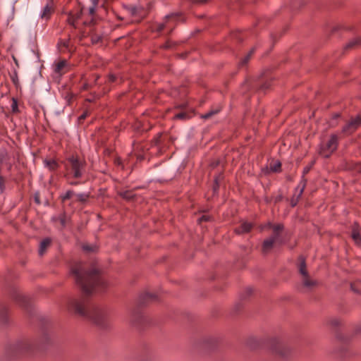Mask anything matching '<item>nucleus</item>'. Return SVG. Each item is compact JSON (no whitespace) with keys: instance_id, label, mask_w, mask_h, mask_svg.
I'll list each match as a JSON object with an SVG mask.
<instances>
[{"instance_id":"obj_1","label":"nucleus","mask_w":361,"mask_h":361,"mask_svg":"<svg viewBox=\"0 0 361 361\" xmlns=\"http://www.w3.org/2000/svg\"><path fill=\"white\" fill-rule=\"evenodd\" d=\"M71 274L80 286L83 298L78 299L69 298L64 302L63 306L68 311L84 317L100 328H106L109 317L102 307L90 303L85 297L99 293L106 288V283L94 267H88L81 263H75L71 267Z\"/></svg>"},{"instance_id":"obj_2","label":"nucleus","mask_w":361,"mask_h":361,"mask_svg":"<svg viewBox=\"0 0 361 361\" xmlns=\"http://www.w3.org/2000/svg\"><path fill=\"white\" fill-rule=\"evenodd\" d=\"M265 228L271 230V235L263 242L262 251L264 254L269 252L274 247L282 245L285 241V234L282 224L268 223Z\"/></svg>"},{"instance_id":"obj_3","label":"nucleus","mask_w":361,"mask_h":361,"mask_svg":"<svg viewBox=\"0 0 361 361\" xmlns=\"http://www.w3.org/2000/svg\"><path fill=\"white\" fill-rule=\"evenodd\" d=\"M39 346L36 340L24 339L17 341L10 346L7 355L11 358L27 355L32 353Z\"/></svg>"},{"instance_id":"obj_4","label":"nucleus","mask_w":361,"mask_h":361,"mask_svg":"<svg viewBox=\"0 0 361 361\" xmlns=\"http://www.w3.org/2000/svg\"><path fill=\"white\" fill-rule=\"evenodd\" d=\"M66 176L80 178L85 171V162L77 157H69L66 164Z\"/></svg>"},{"instance_id":"obj_5","label":"nucleus","mask_w":361,"mask_h":361,"mask_svg":"<svg viewBox=\"0 0 361 361\" xmlns=\"http://www.w3.org/2000/svg\"><path fill=\"white\" fill-rule=\"evenodd\" d=\"M298 267L299 273L301 275V281L303 286L307 290H312L316 287L317 282L309 276L303 257H300L299 258Z\"/></svg>"},{"instance_id":"obj_6","label":"nucleus","mask_w":361,"mask_h":361,"mask_svg":"<svg viewBox=\"0 0 361 361\" xmlns=\"http://www.w3.org/2000/svg\"><path fill=\"white\" fill-rule=\"evenodd\" d=\"M337 146L338 137L336 135H331L329 138L322 142L319 154L325 158H328L336 149Z\"/></svg>"},{"instance_id":"obj_7","label":"nucleus","mask_w":361,"mask_h":361,"mask_svg":"<svg viewBox=\"0 0 361 361\" xmlns=\"http://www.w3.org/2000/svg\"><path fill=\"white\" fill-rule=\"evenodd\" d=\"M183 20L182 16L178 13H172L166 16L164 22L157 25V30L159 32L166 30L167 32H170L174 28L176 23L182 21Z\"/></svg>"},{"instance_id":"obj_8","label":"nucleus","mask_w":361,"mask_h":361,"mask_svg":"<svg viewBox=\"0 0 361 361\" xmlns=\"http://www.w3.org/2000/svg\"><path fill=\"white\" fill-rule=\"evenodd\" d=\"M82 9L70 12L68 16L67 22L75 29H80L78 20L80 19Z\"/></svg>"},{"instance_id":"obj_9","label":"nucleus","mask_w":361,"mask_h":361,"mask_svg":"<svg viewBox=\"0 0 361 361\" xmlns=\"http://www.w3.org/2000/svg\"><path fill=\"white\" fill-rule=\"evenodd\" d=\"M130 322L136 326H140L145 320L144 315L141 310L138 308H135L131 311L130 316Z\"/></svg>"},{"instance_id":"obj_10","label":"nucleus","mask_w":361,"mask_h":361,"mask_svg":"<svg viewBox=\"0 0 361 361\" xmlns=\"http://www.w3.org/2000/svg\"><path fill=\"white\" fill-rule=\"evenodd\" d=\"M361 125V117L353 118L343 129L345 134H351Z\"/></svg>"},{"instance_id":"obj_11","label":"nucleus","mask_w":361,"mask_h":361,"mask_svg":"<svg viewBox=\"0 0 361 361\" xmlns=\"http://www.w3.org/2000/svg\"><path fill=\"white\" fill-rule=\"evenodd\" d=\"M145 118V116H143L140 119L136 120L133 125V127L135 130L138 132H144L147 131L148 130L150 129L151 125L149 123V121H146Z\"/></svg>"},{"instance_id":"obj_12","label":"nucleus","mask_w":361,"mask_h":361,"mask_svg":"<svg viewBox=\"0 0 361 361\" xmlns=\"http://www.w3.org/2000/svg\"><path fill=\"white\" fill-rule=\"evenodd\" d=\"M54 9L53 2H48L46 4V6L43 8L40 14V18L46 21L48 20L51 18L52 13H54Z\"/></svg>"},{"instance_id":"obj_13","label":"nucleus","mask_w":361,"mask_h":361,"mask_svg":"<svg viewBox=\"0 0 361 361\" xmlns=\"http://www.w3.org/2000/svg\"><path fill=\"white\" fill-rule=\"evenodd\" d=\"M68 71V63L66 60H62L57 63L55 66V72L59 75L64 74Z\"/></svg>"},{"instance_id":"obj_14","label":"nucleus","mask_w":361,"mask_h":361,"mask_svg":"<svg viewBox=\"0 0 361 361\" xmlns=\"http://www.w3.org/2000/svg\"><path fill=\"white\" fill-rule=\"evenodd\" d=\"M274 352L281 357H286L289 352V349L283 343H278L274 349Z\"/></svg>"},{"instance_id":"obj_15","label":"nucleus","mask_w":361,"mask_h":361,"mask_svg":"<svg viewBox=\"0 0 361 361\" xmlns=\"http://www.w3.org/2000/svg\"><path fill=\"white\" fill-rule=\"evenodd\" d=\"M252 228V225L247 221H243L238 228H235V232L239 234L249 232Z\"/></svg>"},{"instance_id":"obj_16","label":"nucleus","mask_w":361,"mask_h":361,"mask_svg":"<svg viewBox=\"0 0 361 361\" xmlns=\"http://www.w3.org/2000/svg\"><path fill=\"white\" fill-rule=\"evenodd\" d=\"M217 340L216 338H209L204 339V350L212 351L214 350L217 345Z\"/></svg>"},{"instance_id":"obj_17","label":"nucleus","mask_w":361,"mask_h":361,"mask_svg":"<svg viewBox=\"0 0 361 361\" xmlns=\"http://www.w3.org/2000/svg\"><path fill=\"white\" fill-rule=\"evenodd\" d=\"M352 238L355 243L359 244L361 242V237L360 235L359 226L355 224L352 229Z\"/></svg>"},{"instance_id":"obj_18","label":"nucleus","mask_w":361,"mask_h":361,"mask_svg":"<svg viewBox=\"0 0 361 361\" xmlns=\"http://www.w3.org/2000/svg\"><path fill=\"white\" fill-rule=\"evenodd\" d=\"M50 243H51V240L49 238H45L41 242L40 245H39V255L42 256L45 253V252H46L47 247L49 246Z\"/></svg>"},{"instance_id":"obj_19","label":"nucleus","mask_w":361,"mask_h":361,"mask_svg":"<svg viewBox=\"0 0 361 361\" xmlns=\"http://www.w3.org/2000/svg\"><path fill=\"white\" fill-rule=\"evenodd\" d=\"M44 163L45 166L50 171H54L59 167V164L54 159H46Z\"/></svg>"},{"instance_id":"obj_20","label":"nucleus","mask_w":361,"mask_h":361,"mask_svg":"<svg viewBox=\"0 0 361 361\" xmlns=\"http://www.w3.org/2000/svg\"><path fill=\"white\" fill-rule=\"evenodd\" d=\"M190 117L187 109H183L182 111L176 114L174 118L176 119L186 120Z\"/></svg>"},{"instance_id":"obj_21","label":"nucleus","mask_w":361,"mask_h":361,"mask_svg":"<svg viewBox=\"0 0 361 361\" xmlns=\"http://www.w3.org/2000/svg\"><path fill=\"white\" fill-rule=\"evenodd\" d=\"M7 321V309L4 305H0V322L6 323Z\"/></svg>"},{"instance_id":"obj_22","label":"nucleus","mask_w":361,"mask_h":361,"mask_svg":"<svg viewBox=\"0 0 361 361\" xmlns=\"http://www.w3.org/2000/svg\"><path fill=\"white\" fill-rule=\"evenodd\" d=\"M358 45H361V36L349 42V43L346 45V48H354Z\"/></svg>"},{"instance_id":"obj_23","label":"nucleus","mask_w":361,"mask_h":361,"mask_svg":"<svg viewBox=\"0 0 361 361\" xmlns=\"http://www.w3.org/2000/svg\"><path fill=\"white\" fill-rule=\"evenodd\" d=\"M304 188H305V185H302V187L300 189L299 192L298 194H295L293 197V199L291 201V204L293 207L295 206L296 204H297V202L298 200V199L300 198V197L301 196V195L302 194V192H303V190H304Z\"/></svg>"},{"instance_id":"obj_24","label":"nucleus","mask_w":361,"mask_h":361,"mask_svg":"<svg viewBox=\"0 0 361 361\" xmlns=\"http://www.w3.org/2000/svg\"><path fill=\"white\" fill-rule=\"evenodd\" d=\"M254 53V49L250 50V51L241 60L240 63V66H245L250 60L251 56Z\"/></svg>"},{"instance_id":"obj_25","label":"nucleus","mask_w":361,"mask_h":361,"mask_svg":"<svg viewBox=\"0 0 361 361\" xmlns=\"http://www.w3.org/2000/svg\"><path fill=\"white\" fill-rule=\"evenodd\" d=\"M59 45L62 51H64L66 49H69V41H61Z\"/></svg>"},{"instance_id":"obj_26","label":"nucleus","mask_w":361,"mask_h":361,"mask_svg":"<svg viewBox=\"0 0 361 361\" xmlns=\"http://www.w3.org/2000/svg\"><path fill=\"white\" fill-rule=\"evenodd\" d=\"M219 111H220V108L219 107L214 108V109H212L209 113L204 114V119L211 118L214 114L218 113Z\"/></svg>"},{"instance_id":"obj_27","label":"nucleus","mask_w":361,"mask_h":361,"mask_svg":"<svg viewBox=\"0 0 361 361\" xmlns=\"http://www.w3.org/2000/svg\"><path fill=\"white\" fill-rule=\"evenodd\" d=\"M157 299V295L154 293L147 292L144 295V300H155Z\"/></svg>"},{"instance_id":"obj_28","label":"nucleus","mask_w":361,"mask_h":361,"mask_svg":"<svg viewBox=\"0 0 361 361\" xmlns=\"http://www.w3.org/2000/svg\"><path fill=\"white\" fill-rule=\"evenodd\" d=\"M76 197H77V199L78 201L81 202H85L87 201V198H88V195H86V194H77L76 195Z\"/></svg>"},{"instance_id":"obj_29","label":"nucleus","mask_w":361,"mask_h":361,"mask_svg":"<svg viewBox=\"0 0 361 361\" xmlns=\"http://www.w3.org/2000/svg\"><path fill=\"white\" fill-rule=\"evenodd\" d=\"M82 248L85 251L88 252H94L96 250V247L94 246L87 245V244L84 245L82 246Z\"/></svg>"},{"instance_id":"obj_30","label":"nucleus","mask_w":361,"mask_h":361,"mask_svg":"<svg viewBox=\"0 0 361 361\" xmlns=\"http://www.w3.org/2000/svg\"><path fill=\"white\" fill-rule=\"evenodd\" d=\"M329 324H330L331 326H334V327H336V326H339V324H340V321H339V319H336V318H332V319H330V321H329Z\"/></svg>"},{"instance_id":"obj_31","label":"nucleus","mask_w":361,"mask_h":361,"mask_svg":"<svg viewBox=\"0 0 361 361\" xmlns=\"http://www.w3.org/2000/svg\"><path fill=\"white\" fill-rule=\"evenodd\" d=\"M73 195V192L72 190H68L64 196L62 197V200L65 201L66 200H69Z\"/></svg>"},{"instance_id":"obj_32","label":"nucleus","mask_w":361,"mask_h":361,"mask_svg":"<svg viewBox=\"0 0 361 361\" xmlns=\"http://www.w3.org/2000/svg\"><path fill=\"white\" fill-rule=\"evenodd\" d=\"M11 108H12L13 112L16 113V112L18 111V103H17V101L16 99H13V102H12V104H11Z\"/></svg>"},{"instance_id":"obj_33","label":"nucleus","mask_w":361,"mask_h":361,"mask_svg":"<svg viewBox=\"0 0 361 361\" xmlns=\"http://www.w3.org/2000/svg\"><path fill=\"white\" fill-rule=\"evenodd\" d=\"M281 168V164L280 163H276V164H274V165L271 166V169L273 171H278Z\"/></svg>"},{"instance_id":"obj_34","label":"nucleus","mask_w":361,"mask_h":361,"mask_svg":"<svg viewBox=\"0 0 361 361\" xmlns=\"http://www.w3.org/2000/svg\"><path fill=\"white\" fill-rule=\"evenodd\" d=\"M132 14L133 16H137V15H140V13L141 12V9L140 8H137V7H133L132 8Z\"/></svg>"},{"instance_id":"obj_35","label":"nucleus","mask_w":361,"mask_h":361,"mask_svg":"<svg viewBox=\"0 0 361 361\" xmlns=\"http://www.w3.org/2000/svg\"><path fill=\"white\" fill-rule=\"evenodd\" d=\"M258 85H259V84H258V83L252 84V83H251L250 81H246V82H245V85H244V86H246V87H257V86H258Z\"/></svg>"},{"instance_id":"obj_36","label":"nucleus","mask_w":361,"mask_h":361,"mask_svg":"<svg viewBox=\"0 0 361 361\" xmlns=\"http://www.w3.org/2000/svg\"><path fill=\"white\" fill-rule=\"evenodd\" d=\"M116 77L114 75H110L109 76V81L111 82H115Z\"/></svg>"},{"instance_id":"obj_37","label":"nucleus","mask_w":361,"mask_h":361,"mask_svg":"<svg viewBox=\"0 0 361 361\" xmlns=\"http://www.w3.org/2000/svg\"><path fill=\"white\" fill-rule=\"evenodd\" d=\"M4 179L1 176H0V190H2L4 187Z\"/></svg>"},{"instance_id":"obj_38","label":"nucleus","mask_w":361,"mask_h":361,"mask_svg":"<svg viewBox=\"0 0 361 361\" xmlns=\"http://www.w3.org/2000/svg\"><path fill=\"white\" fill-rule=\"evenodd\" d=\"M87 116V114L85 113L83 114H82L80 117H79V120L80 121H82V120H84Z\"/></svg>"},{"instance_id":"obj_39","label":"nucleus","mask_w":361,"mask_h":361,"mask_svg":"<svg viewBox=\"0 0 361 361\" xmlns=\"http://www.w3.org/2000/svg\"><path fill=\"white\" fill-rule=\"evenodd\" d=\"M123 196L124 198H126V199L130 198V196L128 192H125Z\"/></svg>"},{"instance_id":"obj_40","label":"nucleus","mask_w":361,"mask_h":361,"mask_svg":"<svg viewBox=\"0 0 361 361\" xmlns=\"http://www.w3.org/2000/svg\"><path fill=\"white\" fill-rule=\"evenodd\" d=\"M164 47H165V48H169V47H171V44L168 42V43H166V44L164 45Z\"/></svg>"},{"instance_id":"obj_41","label":"nucleus","mask_w":361,"mask_h":361,"mask_svg":"<svg viewBox=\"0 0 361 361\" xmlns=\"http://www.w3.org/2000/svg\"><path fill=\"white\" fill-rule=\"evenodd\" d=\"M61 224L63 226H64L65 225V220L63 219H61Z\"/></svg>"},{"instance_id":"obj_42","label":"nucleus","mask_w":361,"mask_h":361,"mask_svg":"<svg viewBox=\"0 0 361 361\" xmlns=\"http://www.w3.org/2000/svg\"><path fill=\"white\" fill-rule=\"evenodd\" d=\"M202 219H203V216H202L199 217V219H198V221H199V222H201V221H202Z\"/></svg>"},{"instance_id":"obj_43","label":"nucleus","mask_w":361,"mask_h":361,"mask_svg":"<svg viewBox=\"0 0 361 361\" xmlns=\"http://www.w3.org/2000/svg\"><path fill=\"white\" fill-rule=\"evenodd\" d=\"M204 221L209 220L208 217L206 215H204Z\"/></svg>"},{"instance_id":"obj_44","label":"nucleus","mask_w":361,"mask_h":361,"mask_svg":"<svg viewBox=\"0 0 361 361\" xmlns=\"http://www.w3.org/2000/svg\"><path fill=\"white\" fill-rule=\"evenodd\" d=\"M71 185H77V184H78V182H71Z\"/></svg>"},{"instance_id":"obj_45","label":"nucleus","mask_w":361,"mask_h":361,"mask_svg":"<svg viewBox=\"0 0 361 361\" xmlns=\"http://www.w3.org/2000/svg\"><path fill=\"white\" fill-rule=\"evenodd\" d=\"M268 86H264V85H261L260 88L262 89H264V88H267Z\"/></svg>"},{"instance_id":"obj_46","label":"nucleus","mask_w":361,"mask_h":361,"mask_svg":"<svg viewBox=\"0 0 361 361\" xmlns=\"http://www.w3.org/2000/svg\"><path fill=\"white\" fill-rule=\"evenodd\" d=\"M309 171V169L307 168L305 170V173H307Z\"/></svg>"},{"instance_id":"obj_47","label":"nucleus","mask_w":361,"mask_h":361,"mask_svg":"<svg viewBox=\"0 0 361 361\" xmlns=\"http://www.w3.org/2000/svg\"><path fill=\"white\" fill-rule=\"evenodd\" d=\"M201 1H202V0H197V3H200Z\"/></svg>"},{"instance_id":"obj_48","label":"nucleus","mask_w":361,"mask_h":361,"mask_svg":"<svg viewBox=\"0 0 361 361\" xmlns=\"http://www.w3.org/2000/svg\"><path fill=\"white\" fill-rule=\"evenodd\" d=\"M35 200H36V201H37V202H39V201H38V198H37V197H35Z\"/></svg>"},{"instance_id":"obj_49","label":"nucleus","mask_w":361,"mask_h":361,"mask_svg":"<svg viewBox=\"0 0 361 361\" xmlns=\"http://www.w3.org/2000/svg\"><path fill=\"white\" fill-rule=\"evenodd\" d=\"M83 24H84V25H86V24H87V22H86V21H84V22H83Z\"/></svg>"},{"instance_id":"obj_50","label":"nucleus","mask_w":361,"mask_h":361,"mask_svg":"<svg viewBox=\"0 0 361 361\" xmlns=\"http://www.w3.org/2000/svg\"><path fill=\"white\" fill-rule=\"evenodd\" d=\"M336 118L339 117V114H336Z\"/></svg>"},{"instance_id":"obj_51","label":"nucleus","mask_w":361,"mask_h":361,"mask_svg":"<svg viewBox=\"0 0 361 361\" xmlns=\"http://www.w3.org/2000/svg\"><path fill=\"white\" fill-rule=\"evenodd\" d=\"M359 170H360V171H361V166H360V169H359Z\"/></svg>"},{"instance_id":"obj_52","label":"nucleus","mask_w":361,"mask_h":361,"mask_svg":"<svg viewBox=\"0 0 361 361\" xmlns=\"http://www.w3.org/2000/svg\"><path fill=\"white\" fill-rule=\"evenodd\" d=\"M204 3L207 1V0H204Z\"/></svg>"}]
</instances>
